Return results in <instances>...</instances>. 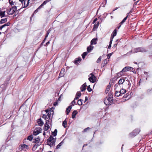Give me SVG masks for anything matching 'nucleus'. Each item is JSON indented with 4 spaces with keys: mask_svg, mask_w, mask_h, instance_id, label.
Returning <instances> with one entry per match:
<instances>
[{
    "mask_svg": "<svg viewBox=\"0 0 152 152\" xmlns=\"http://www.w3.org/2000/svg\"><path fill=\"white\" fill-rule=\"evenodd\" d=\"M146 51V50L144 48L142 47H139L135 48L132 50L131 53H135L139 52H144Z\"/></svg>",
    "mask_w": 152,
    "mask_h": 152,
    "instance_id": "1",
    "label": "nucleus"
},
{
    "mask_svg": "<svg viewBox=\"0 0 152 152\" xmlns=\"http://www.w3.org/2000/svg\"><path fill=\"white\" fill-rule=\"evenodd\" d=\"M48 145L51 146L53 145L55 142V139L53 136H51L47 140Z\"/></svg>",
    "mask_w": 152,
    "mask_h": 152,
    "instance_id": "2",
    "label": "nucleus"
},
{
    "mask_svg": "<svg viewBox=\"0 0 152 152\" xmlns=\"http://www.w3.org/2000/svg\"><path fill=\"white\" fill-rule=\"evenodd\" d=\"M113 100L112 97H109L108 98H106L104 100V103L106 105H109L111 104Z\"/></svg>",
    "mask_w": 152,
    "mask_h": 152,
    "instance_id": "3",
    "label": "nucleus"
},
{
    "mask_svg": "<svg viewBox=\"0 0 152 152\" xmlns=\"http://www.w3.org/2000/svg\"><path fill=\"white\" fill-rule=\"evenodd\" d=\"M42 129L40 127H36L33 132V134L37 135L41 132Z\"/></svg>",
    "mask_w": 152,
    "mask_h": 152,
    "instance_id": "4",
    "label": "nucleus"
},
{
    "mask_svg": "<svg viewBox=\"0 0 152 152\" xmlns=\"http://www.w3.org/2000/svg\"><path fill=\"white\" fill-rule=\"evenodd\" d=\"M51 0H46L44 1L43 2L42 4L34 12V13H35L37 12L38 11V10L39 9H40L41 8H42L43 6L45 5L47 3L50 1Z\"/></svg>",
    "mask_w": 152,
    "mask_h": 152,
    "instance_id": "5",
    "label": "nucleus"
},
{
    "mask_svg": "<svg viewBox=\"0 0 152 152\" xmlns=\"http://www.w3.org/2000/svg\"><path fill=\"white\" fill-rule=\"evenodd\" d=\"M88 80L91 82L94 83L96 81V77L93 74L91 73L89 75Z\"/></svg>",
    "mask_w": 152,
    "mask_h": 152,
    "instance_id": "6",
    "label": "nucleus"
},
{
    "mask_svg": "<svg viewBox=\"0 0 152 152\" xmlns=\"http://www.w3.org/2000/svg\"><path fill=\"white\" fill-rule=\"evenodd\" d=\"M29 148V146L28 145L25 144L19 146V149L20 150H26Z\"/></svg>",
    "mask_w": 152,
    "mask_h": 152,
    "instance_id": "7",
    "label": "nucleus"
},
{
    "mask_svg": "<svg viewBox=\"0 0 152 152\" xmlns=\"http://www.w3.org/2000/svg\"><path fill=\"white\" fill-rule=\"evenodd\" d=\"M133 68L129 66H126L121 71L122 72H125L129 71V70H133Z\"/></svg>",
    "mask_w": 152,
    "mask_h": 152,
    "instance_id": "8",
    "label": "nucleus"
},
{
    "mask_svg": "<svg viewBox=\"0 0 152 152\" xmlns=\"http://www.w3.org/2000/svg\"><path fill=\"white\" fill-rule=\"evenodd\" d=\"M50 121L48 120H46V123L45 124V131L47 130L50 128L49 124H50Z\"/></svg>",
    "mask_w": 152,
    "mask_h": 152,
    "instance_id": "9",
    "label": "nucleus"
},
{
    "mask_svg": "<svg viewBox=\"0 0 152 152\" xmlns=\"http://www.w3.org/2000/svg\"><path fill=\"white\" fill-rule=\"evenodd\" d=\"M31 2L32 1H31L28 2V0L26 2V1L25 0V4H22V7L23 8L29 6V4H31Z\"/></svg>",
    "mask_w": 152,
    "mask_h": 152,
    "instance_id": "10",
    "label": "nucleus"
},
{
    "mask_svg": "<svg viewBox=\"0 0 152 152\" xmlns=\"http://www.w3.org/2000/svg\"><path fill=\"white\" fill-rule=\"evenodd\" d=\"M17 10L16 7L14 6L10 8V15L13 14Z\"/></svg>",
    "mask_w": 152,
    "mask_h": 152,
    "instance_id": "11",
    "label": "nucleus"
},
{
    "mask_svg": "<svg viewBox=\"0 0 152 152\" xmlns=\"http://www.w3.org/2000/svg\"><path fill=\"white\" fill-rule=\"evenodd\" d=\"M97 38H94L93 39L91 42V45L96 44L97 43Z\"/></svg>",
    "mask_w": 152,
    "mask_h": 152,
    "instance_id": "12",
    "label": "nucleus"
},
{
    "mask_svg": "<svg viewBox=\"0 0 152 152\" xmlns=\"http://www.w3.org/2000/svg\"><path fill=\"white\" fill-rule=\"evenodd\" d=\"M115 91H119L121 88L120 85L117 83L115 85Z\"/></svg>",
    "mask_w": 152,
    "mask_h": 152,
    "instance_id": "13",
    "label": "nucleus"
},
{
    "mask_svg": "<svg viewBox=\"0 0 152 152\" xmlns=\"http://www.w3.org/2000/svg\"><path fill=\"white\" fill-rule=\"evenodd\" d=\"M126 77L121 78L118 81V83L120 85L122 84L125 81Z\"/></svg>",
    "mask_w": 152,
    "mask_h": 152,
    "instance_id": "14",
    "label": "nucleus"
},
{
    "mask_svg": "<svg viewBox=\"0 0 152 152\" xmlns=\"http://www.w3.org/2000/svg\"><path fill=\"white\" fill-rule=\"evenodd\" d=\"M86 83H85L80 88V90L81 91H84L86 89Z\"/></svg>",
    "mask_w": 152,
    "mask_h": 152,
    "instance_id": "15",
    "label": "nucleus"
},
{
    "mask_svg": "<svg viewBox=\"0 0 152 152\" xmlns=\"http://www.w3.org/2000/svg\"><path fill=\"white\" fill-rule=\"evenodd\" d=\"M37 123L38 125L40 126H43L44 124V123L41 118L38 120Z\"/></svg>",
    "mask_w": 152,
    "mask_h": 152,
    "instance_id": "16",
    "label": "nucleus"
},
{
    "mask_svg": "<svg viewBox=\"0 0 152 152\" xmlns=\"http://www.w3.org/2000/svg\"><path fill=\"white\" fill-rule=\"evenodd\" d=\"M117 34V31L116 29H115L113 32L111 36V38L113 39L115 36Z\"/></svg>",
    "mask_w": 152,
    "mask_h": 152,
    "instance_id": "17",
    "label": "nucleus"
},
{
    "mask_svg": "<svg viewBox=\"0 0 152 152\" xmlns=\"http://www.w3.org/2000/svg\"><path fill=\"white\" fill-rule=\"evenodd\" d=\"M41 144V143H36L35 145H34L33 148V150H35L36 148H37L38 146L40 145Z\"/></svg>",
    "mask_w": 152,
    "mask_h": 152,
    "instance_id": "18",
    "label": "nucleus"
},
{
    "mask_svg": "<svg viewBox=\"0 0 152 152\" xmlns=\"http://www.w3.org/2000/svg\"><path fill=\"white\" fill-rule=\"evenodd\" d=\"M94 46H91V45H90L89 47L87 48V51L89 53L94 48Z\"/></svg>",
    "mask_w": 152,
    "mask_h": 152,
    "instance_id": "19",
    "label": "nucleus"
},
{
    "mask_svg": "<svg viewBox=\"0 0 152 152\" xmlns=\"http://www.w3.org/2000/svg\"><path fill=\"white\" fill-rule=\"evenodd\" d=\"M77 113V110H74L72 114V118H74L75 117Z\"/></svg>",
    "mask_w": 152,
    "mask_h": 152,
    "instance_id": "20",
    "label": "nucleus"
},
{
    "mask_svg": "<svg viewBox=\"0 0 152 152\" xmlns=\"http://www.w3.org/2000/svg\"><path fill=\"white\" fill-rule=\"evenodd\" d=\"M81 58H78L75 59L74 61V63L75 64H78L81 61Z\"/></svg>",
    "mask_w": 152,
    "mask_h": 152,
    "instance_id": "21",
    "label": "nucleus"
},
{
    "mask_svg": "<svg viewBox=\"0 0 152 152\" xmlns=\"http://www.w3.org/2000/svg\"><path fill=\"white\" fill-rule=\"evenodd\" d=\"M40 139L39 137L35 138L33 141V142L35 143H41L40 142Z\"/></svg>",
    "mask_w": 152,
    "mask_h": 152,
    "instance_id": "22",
    "label": "nucleus"
},
{
    "mask_svg": "<svg viewBox=\"0 0 152 152\" xmlns=\"http://www.w3.org/2000/svg\"><path fill=\"white\" fill-rule=\"evenodd\" d=\"M109 60L106 59L104 60L103 62L102 63L101 65L102 67H104L107 63Z\"/></svg>",
    "mask_w": 152,
    "mask_h": 152,
    "instance_id": "23",
    "label": "nucleus"
},
{
    "mask_svg": "<svg viewBox=\"0 0 152 152\" xmlns=\"http://www.w3.org/2000/svg\"><path fill=\"white\" fill-rule=\"evenodd\" d=\"M64 69H62L60 72V74H59V76L60 77H62L64 75Z\"/></svg>",
    "mask_w": 152,
    "mask_h": 152,
    "instance_id": "24",
    "label": "nucleus"
},
{
    "mask_svg": "<svg viewBox=\"0 0 152 152\" xmlns=\"http://www.w3.org/2000/svg\"><path fill=\"white\" fill-rule=\"evenodd\" d=\"M72 108L71 106H69V107L66 109V114L68 115L70 112V110Z\"/></svg>",
    "mask_w": 152,
    "mask_h": 152,
    "instance_id": "25",
    "label": "nucleus"
},
{
    "mask_svg": "<svg viewBox=\"0 0 152 152\" xmlns=\"http://www.w3.org/2000/svg\"><path fill=\"white\" fill-rule=\"evenodd\" d=\"M120 93H121V94H125L126 92V91L125 89H120Z\"/></svg>",
    "mask_w": 152,
    "mask_h": 152,
    "instance_id": "26",
    "label": "nucleus"
},
{
    "mask_svg": "<svg viewBox=\"0 0 152 152\" xmlns=\"http://www.w3.org/2000/svg\"><path fill=\"white\" fill-rule=\"evenodd\" d=\"M121 94L120 91H116L115 95L116 96L118 97Z\"/></svg>",
    "mask_w": 152,
    "mask_h": 152,
    "instance_id": "27",
    "label": "nucleus"
},
{
    "mask_svg": "<svg viewBox=\"0 0 152 152\" xmlns=\"http://www.w3.org/2000/svg\"><path fill=\"white\" fill-rule=\"evenodd\" d=\"M42 118H44L45 119L47 120V119L50 118V116L49 115H43L42 116Z\"/></svg>",
    "mask_w": 152,
    "mask_h": 152,
    "instance_id": "28",
    "label": "nucleus"
},
{
    "mask_svg": "<svg viewBox=\"0 0 152 152\" xmlns=\"http://www.w3.org/2000/svg\"><path fill=\"white\" fill-rule=\"evenodd\" d=\"M110 85H108L107 87V88L106 89V91H105V92L106 93H107L110 90Z\"/></svg>",
    "mask_w": 152,
    "mask_h": 152,
    "instance_id": "29",
    "label": "nucleus"
},
{
    "mask_svg": "<svg viewBox=\"0 0 152 152\" xmlns=\"http://www.w3.org/2000/svg\"><path fill=\"white\" fill-rule=\"evenodd\" d=\"M66 125L67 121L66 120H64L63 122L62 125L64 128H66Z\"/></svg>",
    "mask_w": 152,
    "mask_h": 152,
    "instance_id": "30",
    "label": "nucleus"
},
{
    "mask_svg": "<svg viewBox=\"0 0 152 152\" xmlns=\"http://www.w3.org/2000/svg\"><path fill=\"white\" fill-rule=\"evenodd\" d=\"M83 100L82 99H79L77 102V104L79 105H81L82 104V101Z\"/></svg>",
    "mask_w": 152,
    "mask_h": 152,
    "instance_id": "31",
    "label": "nucleus"
},
{
    "mask_svg": "<svg viewBox=\"0 0 152 152\" xmlns=\"http://www.w3.org/2000/svg\"><path fill=\"white\" fill-rule=\"evenodd\" d=\"M87 54L88 53L86 52H84L82 54V56L83 59L85 58V56L87 55Z\"/></svg>",
    "mask_w": 152,
    "mask_h": 152,
    "instance_id": "32",
    "label": "nucleus"
},
{
    "mask_svg": "<svg viewBox=\"0 0 152 152\" xmlns=\"http://www.w3.org/2000/svg\"><path fill=\"white\" fill-rule=\"evenodd\" d=\"M99 22H98L96 24H95L94 25V27L93 28V30L95 28H97L99 26Z\"/></svg>",
    "mask_w": 152,
    "mask_h": 152,
    "instance_id": "33",
    "label": "nucleus"
},
{
    "mask_svg": "<svg viewBox=\"0 0 152 152\" xmlns=\"http://www.w3.org/2000/svg\"><path fill=\"white\" fill-rule=\"evenodd\" d=\"M7 19L5 18L4 19H2L0 21V23H2L5 22L7 21Z\"/></svg>",
    "mask_w": 152,
    "mask_h": 152,
    "instance_id": "34",
    "label": "nucleus"
},
{
    "mask_svg": "<svg viewBox=\"0 0 152 152\" xmlns=\"http://www.w3.org/2000/svg\"><path fill=\"white\" fill-rule=\"evenodd\" d=\"M16 4V3L15 2H13V1H11L10 2V5L12 7H14Z\"/></svg>",
    "mask_w": 152,
    "mask_h": 152,
    "instance_id": "35",
    "label": "nucleus"
},
{
    "mask_svg": "<svg viewBox=\"0 0 152 152\" xmlns=\"http://www.w3.org/2000/svg\"><path fill=\"white\" fill-rule=\"evenodd\" d=\"M33 138L32 135H31L28 137L27 140H29V141H31L32 140Z\"/></svg>",
    "mask_w": 152,
    "mask_h": 152,
    "instance_id": "36",
    "label": "nucleus"
},
{
    "mask_svg": "<svg viewBox=\"0 0 152 152\" xmlns=\"http://www.w3.org/2000/svg\"><path fill=\"white\" fill-rule=\"evenodd\" d=\"M124 72H122L121 71L120 72L118 73L117 74V76L118 77H120L122 75H121V73H123Z\"/></svg>",
    "mask_w": 152,
    "mask_h": 152,
    "instance_id": "37",
    "label": "nucleus"
},
{
    "mask_svg": "<svg viewBox=\"0 0 152 152\" xmlns=\"http://www.w3.org/2000/svg\"><path fill=\"white\" fill-rule=\"evenodd\" d=\"M101 59H102V58H101V56H100L98 58V59L96 61V62L97 63H99V62H100L101 61Z\"/></svg>",
    "mask_w": 152,
    "mask_h": 152,
    "instance_id": "38",
    "label": "nucleus"
},
{
    "mask_svg": "<svg viewBox=\"0 0 152 152\" xmlns=\"http://www.w3.org/2000/svg\"><path fill=\"white\" fill-rule=\"evenodd\" d=\"M87 89L88 91L89 92H90V91H92V89L90 88V86H88Z\"/></svg>",
    "mask_w": 152,
    "mask_h": 152,
    "instance_id": "39",
    "label": "nucleus"
},
{
    "mask_svg": "<svg viewBox=\"0 0 152 152\" xmlns=\"http://www.w3.org/2000/svg\"><path fill=\"white\" fill-rule=\"evenodd\" d=\"M81 93L79 91V92H77L76 94V95H77V96H78L80 97V96H81Z\"/></svg>",
    "mask_w": 152,
    "mask_h": 152,
    "instance_id": "40",
    "label": "nucleus"
},
{
    "mask_svg": "<svg viewBox=\"0 0 152 152\" xmlns=\"http://www.w3.org/2000/svg\"><path fill=\"white\" fill-rule=\"evenodd\" d=\"M4 12H1L0 13V16L1 17H4Z\"/></svg>",
    "mask_w": 152,
    "mask_h": 152,
    "instance_id": "41",
    "label": "nucleus"
},
{
    "mask_svg": "<svg viewBox=\"0 0 152 152\" xmlns=\"http://www.w3.org/2000/svg\"><path fill=\"white\" fill-rule=\"evenodd\" d=\"M49 32L48 31L47 32V34H46V35L45 36V39H44V41H43V42H44L45 41V40L46 39V38L48 36V34H49Z\"/></svg>",
    "mask_w": 152,
    "mask_h": 152,
    "instance_id": "42",
    "label": "nucleus"
},
{
    "mask_svg": "<svg viewBox=\"0 0 152 152\" xmlns=\"http://www.w3.org/2000/svg\"><path fill=\"white\" fill-rule=\"evenodd\" d=\"M62 145V142L60 143L57 146L56 148H59V147L61 146Z\"/></svg>",
    "mask_w": 152,
    "mask_h": 152,
    "instance_id": "43",
    "label": "nucleus"
},
{
    "mask_svg": "<svg viewBox=\"0 0 152 152\" xmlns=\"http://www.w3.org/2000/svg\"><path fill=\"white\" fill-rule=\"evenodd\" d=\"M45 112H46V113H48L47 115H49L50 116H50L51 115H50L51 113H48L49 110H45Z\"/></svg>",
    "mask_w": 152,
    "mask_h": 152,
    "instance_id": "44",
    "label": "nucleus"
},
{
    "mask_svg": "<svg viewBox=\"0 0 152 152\" xmlns=\"http://www.w3.org/2000/svg\"><path fill=\"white\" fill-rule=\"evenodd\" d=\"M75 100V99H74V100L71 102V104L73 106H74L76 103V102Z\"/></svg>",
    "mask_w": 152,
    "mask_h": 152,
    "instance_id": "45",
    "label": "nucleus"
},
{
    "mask_svg": "<svg viewBox=\"0 0 152 152\" xmlns=\"http://www.w3.org/2000/svg\"><path fill=\"white\" fill-rule=\"evenodd\" d=\"M111 55L112 53L108 54L107 56V58L108 59L110 58V57L111 56Z\"/></svg>",
    "mask_w": 152,
    "mask_h": 152,
    "instance_id": "46",
    "label": "nucleus"
},
{
    "mask_svg": "<svg viewBox=\"0 0 152 152\" xmlns=\"http://www.w3.org/2000/svg\"><path fill=\"white\" fill-rule=\"evenodd\" d=\"M25 0H19V1L22 4H25Z\"/></svg>",
    "mask_w": 152,
    "mask_h": 152,
    "instance_id": "47",
    "label": "nucleus"
},
{
    "mask_svg": "<svg viewBox=\"0 0 152 152\" xmlns=\"http://www.w3.org/2000/svg\"><path fill=\"white\" fill-rule=\"evenodd\" d=\"M113 39H112V38H110V45H111L112 43V41H113Z\"/></svg>",
    "mask_w": 152,
    "mask_h": 152,
    "instance_id": "48",
    "label": "nucleus"
},
{
    "mask_svg": "<svg viewBox=\"0 0 152 152\" xmlns=\"http://www.w3.org/2000/svg\"><path fill=\"white\" fill-rule=\"evenodd\" d=\"M79 97H80L78 96H77V95H76V96H75V98L74 99L75 100H77L78 99Z\"/></svg>",
    "mask_w": 152,
    "mask_h": 152,
    "instance_id": "49",
    "label": "nucleus"
},
{
    "mask_svg": "<svg viewBox=\"0 0 152 152\" xmlns=\"http://www.w3.org/2000/svg\"><path fill=\"white\" fill-rule=\"evenodd\" d=\"M90 129V128L89 127H87V128H86V129H85L84 130V132H86L87 131V130L89 129Z\"/></svg>",
    "mask_w": 152,
    "mask_h": 152,
    "instance_id": "50",
    "label": "nucleus"
},
{
    "mask_svg": "<svg viewBox=\"0 0 152 152\" xmlns=\"http://www.w3.org/2000/svg\"><path fill=\"white\" fill-rule=\"evenodd\" d=\"M125 20L124 19L123 20L121 21V22L120 23V24H122L123 23H124L125 21Z\"/></svg>",
    "mask_w": 152,
    "mask_h": 152,
    "instance_id": "51",
    "label": "nucleus"
},
{
    "mask_svg": "<svg viewBox=\"0 0 152 152\" xmlns=\"http://www.w3.org/2000/svg\"><path fill=\"white\" fill-rule=\"evenodd\" d=\"M57 130L56 129H55L54 130V132L55 133H56V134L54 135V136H56V134L57 133Z\"/></svg>",
    "mask_w": 152,
    "mask_h": 152,
    "instance_id": "52",
    "label": "nucleus"
},
{
    "mask_svg": "<svg viewBox=\"0 0 152 152\" xmlns=\"http://www.w3.org/2000/svg\"><path fill=\"white\" fill-rule=\"evenodd\" d=\"M58 104V102H55L54 103V105L56 106Z\"/></svg>",
    "mask_w": 152,
    "mask_h": 152,
    "instance_id": "53",
    "label": "nucleus"
},
{
    "mask_svg": "<svg viewBox=\"0 0 152 152\" xmlns=\"http://www.w3.org/2000/svg\"><path fill=\"white\" fill-rule=\"evenodd\" d=\"M97 19L96 18H95V19L94 20V21H93V23H95L96 21H97Z\"/></svg>",
    "mask_w": 152,
    "mask_h": 152,
    "instance_id": "54",
    "label": "nucleus"
},
{
    "mask_svg": "<svg viewBox=\"0 0 152 152\" xmlns=\"http://www.w3.org/2000/svg\"><path fill=\"white\" fill-rule=\"evenodd\" d=\"M5 26V25H4L1 26L0 27L1 29H2V28H3Z\"/></svg>",
    "mask_w": 152,
    "mask_h": 152,
    "instance_id": "55",
    "label": "nucleus"
},
{
    "mask_svg": "<svg viewBox=\"0 0 152 152\" xmlns=\"http://www.w3.org/2000/svg\"><path fill=\"white\" fill-rule=\"evenodd\" d=\"M10 25V23H7L6 24H4V25H5V26H8Z\"/></svg>",
    "mask_w": 152,
    "mask_h": 152,
    "instance_id": "56",
    "label": "nucleus"
},
{
    "mask_svg": "<svg viewBox=\"0 0 152 152\" xmlns=\"http://www.w3.org/2000/svg\"><path fill=\"white\" fill-rule=\"evenodd\" d=\"M88 100V98H87V97H85V102L86 101H87Z\"/></svg>",
    "mask_w": 152,
    "mask_h": 152,
    "instance_id": "57",
    "label": "nucleus"
},
{
    "mask_svg": "<svg viewBox=\"0 0 152 152\" xmlns=\"http://www.w3.org/2000/svg\"><path fill=\"white\" fill-rule=\"evenodd\" d=\"M127 17H128V16H127L124 19L125 20H126L127 19Z\"/></svg>",
    "mask_w": 152,
    "mask_h": 152,
    "instance_id": "58",
    "label": "nucleus"
},
{
    "mask_svg": "<svg viewBox=\"0 0 152 152\" xmlns=\"http://www.w3.org/2000/svg\"><path fill=\"white\" fill-rule=\"evenodd\" d=\"M111 47V45H110L109 44V46H108V48H110V47Z\"/></svg>",
    "mask_w": 152,
    "mask_h": 152,
    "instance_id": "59",
    "label": "nucleus"
},
{
    "mask_svg": "<svg viewBox=\"0 0 152 152\" xmlns=\"http://www.w3.org/2000/svg\"><path fill=\"white\" fill-rule=\"evenodd\" d=\"M9 141V140L8 139H7L6 140V142H8Z\"/></svg>",
    "mask_w": 152,
    "mask_h": 152,
    "instance_id": "60",
    "label": "nucleus"
},
{
    "mask_svg": "<svg viewBox=\"0 0 152 152\" xmlns=\"http://www.w3.org/2000/svg\"><path fill=\"white\" fill-rule=\"evenodd\" d=\"M49 42H49V41H48V42H47L46 43V44H47V45H48V44H49Z\"/></svg>",
    "mask_w": 152,
    "mask_h": 152,
    "instance_id": "61",
    "label": "nucleus"
},
{
    "mask_svg": "<svg viewBox=\"0 0 152 152\" xmlns=\"http://www.w3.org/2000/svg\"><path fill=\"white\" fill-rule=\"evenodd\" d=\"M117 8H116L114 10H113V11H115V10H116L117 9Z\"/></svg>",
    "mask_w": 152,
    "mask_h": 152,
    "instance_id": "62",
    "label": "nucleus"
},
{
    "mask_svg": "<svg viewBox=\"0 0 152 152\" xmlns=\"http://www.w3.org/2000/svg\"><path fill=\"white\" fill-rule=\"evenodd\" d=\"M117 44H115L114 45V47H116L117 46Z\"/></svg>",
    "mask_w": 152,
    "mask_h": 152,
    "instance_id": "63",
    "label": "nucleus"
},
{
    "mask_svg": "<svg viewBox=\"0 0 152 152\" xmlns=\"http://www.w3.org/2000/svg\"><path fill=\"white\" fill-rule=\"evenodd\" d=\"M121 26H120L118 27V29H119V28H120V27H121Z\"/></svg>",
    "mask_w": 152,
    "mask_h": 152,
    "instance_id": "64",
    "label": "nucleus"
}]
</instances>
